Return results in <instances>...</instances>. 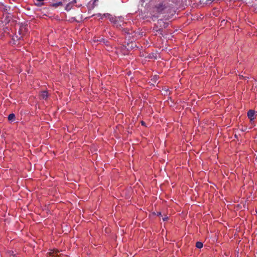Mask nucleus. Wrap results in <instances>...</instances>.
Instances as JSON below:
<instances>
[{
	"mask_svg": "<svg viewBox=\"0 0 257 257\" xmlns=\"http://www.w3.org/2000/svg\"><path fill=\"white\" fill-rule=\"evenodd\" d=\"M176 13L174 3L172 2L163 1L156 3L150 9V14L153 21L162 15L167 20Z\"/></svg>",
	"mask_w": 257,
	"mask_h": 257,
	"instance_id": "f257e3e1",
	"label": "nucleus"
},
{
	"mask_svg": "<svg viewBox=\"0 0 257 257\" xmlns=\"http://www.w3.org/2000/svg\"><path fill=\"white\" fill-rule=\"evenodd\" d=\"M123 18L120 17H110V21L113 23L116 27H120L123 25Z\"/></svg>",
	"mask_w": 257,
	"mask_h": 257,
	"instance_id": "f03ea898",
	"label": "nucleus"
},
{
	"mask_svg": "<svg viewBox=\"0 0 257 257\" xmlns=\"http://www.w3.org/2000/svg\"><path fill=\"white\" fill-rule=\"evenodd\" d=\"M158 25L160 29H163L167 27L168 23L164 22L162 19H160L158 21Z\"/></svg>",
	"mask_w": 257,
	"mask_h": 257,
	"instance_id": "7ed1b4c3",
	"label": "nucleus"
},
{
	"mask_svg": "<svg viewBox=\"0 0 257 257\" xmlns=\"http://www.w3.org/2000/svg\"><path fill=\"white\" fill-rule=\"evenodd\" d=\"M59 252L58 250H53L49 252V257H60V255L58 254Z\"/></svg>",
	"mask_w": 257,
	"mask_h": 257,
	"instance_id": "20e7f679",
	"label": "nucleus"
},
{
	"mask_svg": "<svg viewBox=\"0 0 257 257\" xmlns=\"http://www.w3.org/2000/svg\"><path fill=\"white\" fill-rule=\"evenodd\" d=\"M255 112L253 110H249L247 112V116L250 119V120H252L254 119V115Z\"/></svg>",
	"mask_w": 257,
	"mask_h": 257,
	"instance_id": "39448f33",
	"label": "nucleus"
},
{
	"mask_svg": "<svg viewBox=\"0 0 257 257\" xmlns=\"http://www.w3.org/2000/svg\"><path fill=\"white\" fill-rule=\"evenodd\" d=\"M27 28L25 26H21L19 32L20 35H24L25 32L27 30Z\"/></svg>",
	"mask_w": 257,
	"mask_h": 257,
	"instance_id": "423d86ee",
	"label": "nucleus"
},
{
	"mask_svg": "<svg viewBox=\"0 0 257 257\" xmlns=\"http://www.w3.org/2000/svg\"><path fill=\"white\" fill-rule=\"evenodd\" d=\"M40 96L42 98L46 99L48 97V93L47 91H42Z\"/></svg>",
	"mask_w": 257,
	"mask_h": 257,
	"instance_id": "0eeeda50",
	"label": "nucleus"
},
{
	"mask_svg": "<svg viewBox=\"0 0 257 257\" xmlns=\"http://www.w3.org/2000/svg\"><path fill=\"white\" fill-rule=\"evenodd\" d=\"M15 119V115L14 113L10 114L8 116V119L10 121H13Z\"/></svg>",
	"mask_w": 257,
	"mask_h": 257,
	"instance_id": "6e6552de",
	"label": "nucleus"
},
{
	"mask_svg": "<svg viewBox=\"0 0 257 257\" xmlns=\"http://www.w3.org/2000/svg\"><path fill=\"white\" fill-rule=\"evenodd\" d=\"M110 17H112V16L109 14H104L101 17V19H102L104 18H108L110 20Z\"/></svg>",
	"mask_w": 257,
	"mask_h": 257,
	"instance_id": "1a4fd4ad",
	"label": "nucleus"
},
{
	"mask_svg": "<svg viewBox=\"0 0 257 257\" xmlns=\"http://www.w3.org/2000/svg\"><path fill=\"white\" fill-rule=\"evenodd\" d=\"M196 247L198 248H201L203 247V243L201 242L198 241L196 243Z\"/></svg>",
	"mask_w": 257,
	"mask_h": 257,
	"instance_id": "9d476101",
	"label": "nucleus"
},
{
	"mask_svg": "<svg viewBox=\"0 0 257 257\" xmlns=\"http://www.w3.org/2000/svg\"><path fill=\"white\" fill-rule=\"evenodd\" d=\"M35 4L38 6H41L43 5V3L42 2H37L36 1L35 2Z\"/></svg>",
	"mask_w": 257,
	"mask_h": 257,
	"instance_id": "9b49d317",
	"label": "nucleus"
},
{
	"mask_svg": "<svg viewBox=\"0 0 257 257\" xmlns=\"http://www.w3.org/2000/svg\"><path fill=\"white\" fill-rule=\"evenodd\" d=\"M168 219V217L167 216H165L163 218V221H166Z\"/></svg>",
	"mask_w": 257,
	"mask_h": 257,
	"instance_id": "f8f14e48",
	"label": "nucleus"
},
{
	"mask_svg": "<svg viewBox=\"0 0 257 257\" xmlns=\"http://www.w3.org/2000/svg\"><path fill=\"white\" fill-rule=\"evenodd\" d=\"M141 123H142V125H145V122L144 121H142Z\"/></svg>",
	"mask_w": 257,
	"mask_h": 257,
	"instance_id": "ddd939ff",
	"label": "nucleus"
},
{
	"mask_svg": "<svg viewBox=\"0 0 257 257\" xmlns=\"http://www.w3.org/2000/svg\"><path fill=\"white\" fill-rule=\"evenodd\" d=\"M12 255L13 257H17V256H16V254H13H13H12Z\"/></svg>",
	"mask_w": 257,
	"mask_h": 257,
	"instance_id": "4468645a",
	"label": "nucleus"
},
{
	"mask_svg": "<svg viewBox=\"0 0 257 257\" xmlns=\"http://www.w3.org/2000/svg\"><path fill=\"white\" fill-rule=\"evenodd\" d=\"M161 215V212H158V215Z\"/></svg>",
	"mask_w": 257,
	"mask_h": 257,
	"instance_id": "2eb2a0df",
	"label": "nucleus"
},
{
	"mask_svg": "<svg viewBox=\"0 0 257 257\" xmlns=\"http://www.w3.org/2000/svg\"><path fill=\"white\" fill-rule=\"evenodd\" d=\"M256 214H257V211H256Z\"/></svg>",
	"mask_w": 257,
	"mask_h": 257,
	"instance_id": "dca6fc26",
	"label": "nucleus"
}]
</instances>
